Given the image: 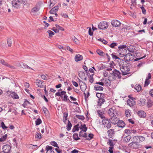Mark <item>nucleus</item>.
Returning <instances> with one entry per match:
<instances>
[{"label": "nucleus", "mask_w": 153, "mask_h": 153, "mask_svg": "<svg viewBox=\"0 0 153 153\" xmlns=\"http://www.w3.org/2000/svg\"><path fill=\"white\" fill-rule=\"evenodd\" d=\"M18 2L21 4H24L25 2V0H16Z\"/></svg>", "instance_id": "69168bd1"}, {"label": "nucleus", "mask_w": 153, "mask_h": 153, "mask_svg": "<svg viewBox=\"0 0 153 153\" xmlns=\"http://www.w3.org/2000/svg\"><path fill=\"white\" fill-rule=\"evenodd\" d=\"M11 146L8 145H4L3 147V152H6L7 153H10L11 151Z\"/></svg>", "instance_id": "0eeeda50"}, {"label": "nucleus", "mask_w": 153, "mask_h": 153, "mask_svg": "<svg viewBox=\"0 0 153 153\" xmlns=\"http://www.w3.org/2000/svg\"><path fill=\"white\" fill-rule=\"evenodd\" d=\"M134 88L137 91L139 92L141 90V87L139 84H136L134 87Z\"/></svg>", "instance_id": "c85d7f7f"}, {"label": "nucleus", "mask_w": 153, "mask_h": 153, "mask_svg": "<svg viewBox=\"0 0 153 153\" xmlns=\"http://www.w3.org/2000/svg\"><path fill=\"white\" fill-rule=\"evenodd\" d=\"M108 27V23L106 22H100L98 25V28L100 29H106Z\"/></svg>", "instance_id": "20e7f679"}, {"label": "nucleus", "mask_w": 153, "mask_h": 153, "mask_svg": "<svg viewBox=\"0 0 153 153\" xmlns=\"http://www.w3.org/2000/svg\"><path fill=\"white\" fill-rule=\"evenodd\" d=\"M51 145L57 147L58 148H59V147L58 146V145L57 143L55 141H52L51 142Z\"/></svg>", "instance_id": "c03bdc74"}, {"label": "nucleus", "mask_w": 153, "mask_h": 153, "mask_svg": "<svg viewBox=\"0 0 153 153\" xmlns=\"http://www.w3.org/2000/svg\"><path fill=\"white\" fill-rule=\"evenodd\" d=\"M125 132L126 133L131 134L132 133H133L134 131L133 130H130L129 129H126L125 131Z\"/></svg>", "instance_id": "49530a36"}, {"label": "nucleus", "mask_w": 153, "mask_h": 153, "mask_svg": "<svg viewBox=\"0 0 153 153\" xmlns=\"http://www.w3.org/2000/svg\"><path fill=\"white\" fill-rule=\"evenodd\" d=\"M127 62L125 59L121 60L119 63L120 67L123 66V65Z\"/></svg>", "instance_id": "2f4dec72"}, {"label": "nucleus", "mask_w": 153, "mask_h": 153, "mask_svg": "<svg viewBox=\"0 0 153 153\" xmlns=\"http://www.w3.org/2000/svg\"><path fill=\"white\" fill-rule=\"evenodd\" d=\"M108 113L111 117L116 116H120L121 114V112L117 111L116 108L114 107L110 108L108 110Z\"/></svg>", "instance_id": "f257e3e1"}, {"label": "nucleus", "mask_w": 153, "mask_h": 153, "mask_svg": "<svg viewBox=\"0 0 153 153\" xmlns=\"http://www.w3.org/2000/svg\"><path fill=\"white\" fill-rule=\"evenodd\" d=\"M1 126L4 130H5L7 128V127L5 126L3 122H1Z\"/></svg>", "instance_id": "603ef678"}, {"label": "nucleus", "mask_w": 153, "mask_h": 153, "mask_svg": "<svg viewBox=\"0 0 153 153\" xmlns=\"http://www.w3.org/2000/svg\"><path fill=\"white\" fill-rule=\"evenodd\" d=\"M133 99L134 98L133 97H132L127 100V104L130 107L133 106H134V104L133 102Z\"/></svg>", "instance_id": "a211bd4d"}, {"label": "nucleus", "mask_w": 153, "mask_h": 153, "mask_svg": "<svg viewBox=\"0 0 153 153\" xmlns=\"http://www.w3.org/2000/svg\"><path fill=\"white\" fill-rule=\"evenodd\" d=\"M146 100L145 99H140L138 100V102L140 106H143L145 104Z\"/></svg>", "instance_id": "6ab92c4d"}, {"label": "nucleus", "mask_w": 153, "mask_h": 153, "mask_svg": "<svg viewBox=\"0 0 153 153\" xmlns=\"http://www.w3.org/2000/svg\"><path fill=\"white\" fill-rule=\"evenodd\" d=\"M19 65L21 66L22 68H28V69H32L31 68L28 66L27 65L23 62H20L19 64Z\"/></svg>", "instance_id": "4be33fe9"}, {"label": "nucleus", "mask_w": 153, "mask_h": 153, "mask_svg": "<svg viewBox=\"0 0 153 153\" xmlns=\"http://www.w3.org/2000/svg\"><path fill=\"white\" fill-rule=\"evenodd\" d=\"M47 32L49 34V37L50 38L51 37H52V36L55 34V33L54 32L50 30H48L47 31Z\"/></svg>", "instance_id": "79ce46f5"}, {"label": "nucleus", "mask_w": 153, "mask_h": 153, "mask_svg": "<svg viewBox=\"0 0 153 153\" xmlns=\"http://www.w3.org/2000/svg\"><path fill=\"white\" fill-rule=\"evenodd\" d=\"M35 137L37 138L40 139L42 138V135L40 133H37Z\"/></svg>", "instance_id": "052dcab7"}, {"label": "nucleus", "mask_w": 153, "mask_h": 153, "mask_svg": "<svg viewBox=\"0 0 153 153\" xmlns=\"http://www.w3.org/2000/svg\"><path fill=\"white\" fill-rule=\"evenodd\" d=\"M73 138L76 140H77L80 139V138L78 137V134L76 133H75L73 134Z\"/></svg>", "instance_id": "f704fd0d"}, {"label": "nucleus", "mask_w": 153, "mask_h": 153, "mask_svg": "<svg viewBox=\"0 0 153 153\" xmlns=\"http://www.w3.org/2000/svg\"><path fill=\"white\" fill-rule=\"evenodd\" d=\"M127 46L126 45H120L118 47V50L119 55L120 57L125 56L126 54L127 51L126 48Z\"/></svg>", "instance_id": "f03ea898"}, {"label": "nucleus", "mask_w": 153, "mask_h": 153, "mask_svg": "<svg viewBox=\"0 0 153 153\" xmlns=\"http://www.w3.org/2000/svg\"><path fill=\"white\" fill-rule=\"evenodd\" d=\"M4 65L7 66L11 69H15V67L14 66H12V65H10L7 63H5L4 64Z\"/></svg>", "instance_id": "8fccbe9b"}, {"label": "nucleus", "mask_w": 153, "mask_h": 153, "mask_svg": "<svg viewBox=\"0 0 153 153\" xmlns=\"http://www.w3.org/2000/svg\"><path fill=\"white\" fill-rule=\"evenodd\" d=\"M105 102V100L104 99L102 98H99L98 102V105L100 106Z\"/></svg>", "instance_id": "bb28decb"}, {"label": "nucleus", "mask_w": 153, "mask_h": 153, "mask_svg": "<svg viewBox=\"0 0 153 153\" xmlns=\"http://www.w3.org/2000/svg\"><path fill=\"white\" fill-rule=\"evenodd\" d=\"M7 42L8 47H11L12 44V41L11 39L10 38H8L7 39Z\"/></svg>", "instance_id": "c9c22d12"}, {"label": "nucleus", "mask_w": 153, "mask_h": 153, "mask_svg": "<svg viewBox=\"0 0 153 153\" xmlns=\"http://www.w3.org/2000/svg\"><path fill=\"white\" fill-rule=\"evenodd\" d=\"M88 136L89 137L87 138L86 139V140H90L91 139L93 138L94 135L92 134H89Z\"/></svg>", "instance_id": "6e6d98bb"}, {"label": "nucleus", "mask_w": 153, "mask_h": 153, "mask_svg": "<svg viewBox=\"0 0 153 153\" xmlns=\"http://www.w3.org/2000/svg\"><path fill=\"white\" fill-rule=\"evenodd\" d=\"M82 130L80 131L79 134V136L80 137H82L86 138L87 136V134L86 133H84V134H82L83 132H85L87 129V128L86 127L85 124L81 125V128H80Z\"/></svg>", "instance_id": "7ed1b4c3"}, {"label": "nucleus", "mask_w": 153, "mask_h": 153, "mask_svg": "<svg viewBox=\"0 0 153 153\" xmlns=\"http://www.w3.org/2000/svg\"><path fill=\"white\" fill-rule=\"evenodd\" d=\"M153 105V102L152 100L150 99L147 100V106L148 108H150Z\"/></svg>", "instance_id": "5701e85b"}, {"label": "nucleus", "mask_w": 153, "mask_h": 153, "mask_svg": "<svg viewBox=\"0 0 153 153\" xmlns=\"http://www.w3.org/2000/svg\"><path fill=\"white\" fill-rule=\"evenodd\" d=\"M112 56V57L113 59H120V58L118 57L117 56L114 55L113 53L111 54Z\"/></svg>", "instance_id": "e2e57ef3"}, {"label": "nucleus", "mask_w": 153, "mask_h": 153, "mask_svg": "<svg viewBox=\"0 0 153 153\" xmlns=\"http://www.w3.org/2000/svg\"><path fill=\"white\" fill-rule=\"evenodd\" d=\"M94 90L95 91H102L103 89V88L100 86L96 85L94 87Z\"/></svg>", "instance_id": "393cba45"}, {"label": "nucleus", "mask_w": 153, "mask_h": 153, "mask_svg": "<svg viewBox=\"0 0 153 153\" xmlns=\"http://www.w3.org/2000/svg\"><path fill=\"white\" fill-rule=\"evenodd\" d=\"M150 83V81L149 80H148L146 79V80L145 82V83L144 85V87H146Z\"/></svg>", "instance_id": "3c124183"}, {"label": "nucleus", "mask_w": 153, "mask_h": 153, "mask_svg": "<svg viewBox=\"0 0 153 153\" xmlns=\"http://www.w3.org/2000/svg\"><path fill=\"white\" fill-rule=\"evenodd\" d=\"M117 44L115 42H113L109 45V46L112 48H114L115 46H117Z\"/></svg>", "instance_id": "13d9d810"}, {"label": "nucleus", "mask_w": 153, "mask_h": 153, "mask_svg": "<svg viewBox=\"0 0 153 153\" xmlns=\"http://www.w3.org/2000/svg\"><path fill=\"white\" fill-rule=\"evenodd\" d=\"M7 137V134H5L0 138V142H2L6 140Z\"/></svg>", "instance_id": "e433bc0d"}, {"label": "nucleus", "mask_w": 153, "mask_h": 153, "mask_svg": "<svg viewBox=\"0 0 153 153\" xmlns=\"http://www.w3.org/2000/svg\"><path fill=\"white\" fill-rule=\"evenodd\" d=\"M57 11L55 9V8H53L50 10V13L51 14H53L56 13Z\"/></svg>", "instance_id": "864d4df0"}, {"label": "nucleus", "mask_w": 153, "mask_h": 153, "mask_svg": "<svg viewBox=\"0 0 153 153\" xmlns=\"http://www.w3.org/2000/svg\"><path fill=\"white\" fill-rule=\"evenodd\" d=\"M36 125H39L42 123V121L40 119L38 118L35 121Z\"/></svg>", "instance_id": "de8ad7c7"}, {"label": "nucleus", "mask_w": 153, "mask_h": 153, "mask_svg": "<svg viewBox=\"0 0 153 153\" xmlns=\"http://www.w3.org/2000/svg\"><path fill=\"white\" fill-rule=\"evenodd\" d=\"M97 53L100 56H104L105 55L104 53L100 50H97Z\"/></svg>", "instance_id": "58836bf2"}, {"label": "nucleus", "mask_w": 153, "mask_h": 153, "mask_svg": "<svg viewBox=\"0 0 153 153\" xmlns=\"http://www.w3.org/2000/svg\"><path fill=\"white\" fill-rule=\"evenodd\" d=\"M36 85L39 87H42V81L39 79H37L36 82Z\"/></svg>", "instance_id": "7c9ffc66"}, {"label": "nucleus", "mask_w": 153, "mask_h": 153, "mask_svg": "<svg viewBox=\"0 0 153 153\" xmlns=\"http://www.w3.org/2000/svg\"><path fill=\"white\" fill-rule=\"evenodd\" d=\"M53 149V147L49 146H46V150L47 151L46 153H51V150Z\"/></svg>", "instance_id": "c756f323"}, {"label": "nucleus", "mask_w": 153, "mask_h": 153, "mask_svg": "<svg viewBox=\"0 0 153 153\" xmlns=\"http://www.w3.org/2000/svg\"><path fill=\"white\" fill-rule=\"evenodd\" d=\"M68 96L66 95H65V96H64V99L62 100L68 102V101L70 102L71 103V102L70 101V100L68 99Z\"/></svg>", "instance_id": "4c0bfd02"}, {"label": "nucleus", "mask_w": 153, "mask_h": 153, "mask_svg": "<svg viewBox=\"0 0 153 153\" xmlns=\"http://www.w3.org/2000/svg\"><path fill=\"white\" fill-rule=\"evenodd\" d=\"M145 138L142 136H134V143H139L144 140Z\"/></svg>", "instance_id": "9b49d317"}, {"label": "nucleus", "mask_w": 153, "mask_h": 153, "mask_svg": "<svg viewBox=\"0 0 153 153\" xmlns=\"http://www.w3.org/2000/svg\"><path fill=\"white\" fill-rule=\"evenodd\" d=\"M149 94L151 96L153 97V89H151L150 91Z\"/></svg>", "instance_id": "774afa93"}, {"label": "nucleus", "mask_w": 153, "mask_h": 153, "mask_svg": "<svg viewBox=\"0 0 153 153\" xmlns=\"http://www.w3.org/2000/svg\"><path fill=\"white\" fill-rule=\"evenodd\" d=\"M79 82H82L83 84V85H80V88L81 90L82 91H84L86 88L87 87L86 84H85V83L82 81L81 80H80V79H79Z\"/></svg>", "instance_id": "dca6fc26"}, {"label": "nucleus", "mask_w": 153, "mask_h": 153, "mask_svg": "<svg viewBox=\"0 0 153 153\" xmlns=\"http://www.w3.org/2000/svg\"><path fill=\"white\" fill-rule=\"evenodd\" d=\"M66 49L70 51L72 53H73V49L71 48L69 46H67L66 47Z\"/></svg>", "instance_id": "0e129e2a"}, {"label": "nucleus", "mask_w": 153, "mask_h": 153, "mask_svg": "<svg viewBox=\"0 0 153 153\" xmlns=\"http://www.w3.org/2000/svg\"><path fill=\"white\" fill-rule=\"evenodd\" d=\"M40 8L37 6H36L33 7L31 10V12L33 13H35L36 12L39 11Z\"/></svg>", "instance_id": "aec40b11"}, {"label": "nucleus", "mask_w": 153, "mask_h": 153, "mask_svg": "<svg viewBox=\"0 0 153 153\" xmlns=\"http://www.w3.org/2000/svg\"><path fill=\"white\" fill-rule=\"evenodd\" d=\"M97 113L99 117L101 119H104L105 118V116L104 115V114H105V112L104 111L102 110H98L97 111Z\"/></svg>", "instance_id": "2eb2a0df"}, {"label": "nucleus", "mask_w": 153, "mask_h": 153, "mask_svg": "<svg viewBox=\"0 0 153 153\" xmlns=\"http://www.w3.org/2000/svg\"><path fill=\"white\" fill-rule=\"evenodd\" d=\"M137 114L140 118H145L146 116V113L143 111H139L137 112Z\"/></svg>", "instance_id": "4468645a"}, {"label": "nucleus", "mask_w": 153, "mask_h": 153, "mask_svg": "<svg viewBox=\"0 0 153 153\" xmlns=\"http://www.w3.org/2000/svg\"><path fill=\"white\" fill-rule=\"evenodd\" d=\"M102 125L104 126V127L107 128V129H108L110 128L111 127V124L109 120H108L105 118L102 120Z\"/></svg>", "instance_id": "39448f33"}, {"label": "nucleus", "mask_w": 153, "mask_h": 153, "mask_svg": "<svg viewBox=\"0 0 153 153\" xmlns=\"http://www.w3.org/2000/svg\"><path fill=\"white\" fill-rule=\"evenodd\" d=\"M111 74L114 76L113 79H115L117 77H118L119 79L121 78L120 73L116 69H114L113 71Z\"/></svg>", "instance_id": "423d86ee"}, {"label": "nucleus", "mask_w": 153, "mask_h": 153, "mask_svg": "<svg viewBox=\"0 0 153 153\" xmlns=\"http://www.w3.org/2000/svg\"><path fill=\"white\" fill-rule=\"evenodd\" d=\"M125 59L127 61H132L134 59V56L131 53H129L126 55L124 57Z\"/></svg>", "instance_id": "1a4fd4ad"}, {"label": "nucleus", "mask_w": 153, "mask_h": 153, "mask_svg": "<svg viewBox=\"0 0 153 153\" xmlns=\"http://www.w3.org/2000/svg\"><path fill=\"white\" fill-rule=\"evenodd\" d=\"M54 2V0H50V4L49 7H50V8H51V7H52L55 4Z\"/></svg>", "instance_id": "09e8293b"}, {"label": "nucleus", "mask_w": 153, "mask_h": 153, "mask_svg": "<svg viewBox=\"0 0 153 153\" xmlns=\"http://www.w3.org/2000/svg\"><path fill=\"white\" fill-rule=\"evenodd\" d=\"M88 33L89 35L90 36H92L93 35V32L92 31L91 27H89Z\"/></svg>", "instance_id": "680f3d73"}, {"label": "nucleus", "mask_w": 153, "mask_h": 153, "mask_svg": "<svg viewBox=\"0 0 153 153\" xmlns=\"http://www.w3.org/2000/svg\"><path fill=\"white\" fill-rule=\"evenodd\" d=\"M74 59L76 62H78L82 60L83 59V56L79 54H77L76 55Z\"/></svg>", "instance_id": "f3484780"}, {"label": "nucleus", "mask_w": 153, "mask_h": 153, "mask_svg": "<svg viewBox=\"0 0 153 153\" xmlns=\"http://www.w3.org/2000/svg\"><path fill=\"white\" fill-rule=\"evenodd\" d=\"M12 4L13 7L16 9H18L20 7L21 5L16 0H13L12 1Z\"/></svg>", "instance_id": "9d476101"}, {"label": "nucleus", "mask_w": 153, "mask_h": 153, "mask_svg": "<svg viewBox=\"0 0 153 153\" xmlns=\"http://www.w3.org/2000/svg\"><path fill=\"white\" fill-rule=\"evenodd\" d=\"M79 125L78 124L74 126V127L72 131L73 132H75L76 131H78L79 130V127H78Z\"/></svg>", "instance_id": "a19ab883"}, {"label": "nucleus", "mask_w": 153, "mask_h": 153, "mask_svg": "<svg viewBox=\"0 0 153 153\" xmlns=\"http://www.w3.org/2000/svg\"><path fill=\"white\" fill-rule=\"evenodd\" d=\"M94 74H92L91 75H90L89 77V82L91 83H92L94 81V78L93 77V75Z\"/></svg>", "instance_id": "4d7b16f0"}, {"label": "nucleus", "mask_w": 153, "mask_h": 153, "mask_svg": "<svg viewBox=\"0 0 153 153\" xmlns=\"http://www.w3.org/2000/svg\"><path fill=\"white\" fill-rule=\"evenodd\" d=\"M30 102L26 100H25L24 103L22 105V106L25 108L27 105L28 104H29Z\"/></svg>", "instance_id": "37998d69"}, {"label": "nucleus", "mask_w": 153, "mask_h": 153, "mask_svg": "<svg viewBox=\"0 0 153 153\" xmlns=\"http://www.w3.org/2000/svg\"><path fill=\"white\" fill-rule=\"evenodd\" d=\"M116 116H114L111 117L109 119V121H110L113 124H116L119 121L118 119Z\"/></svg>", "instance_id": "f8f14e48"}, {"label": "nucleus", "mask_w": 153, "mask_h": 153, "mask_svg": "<svg viewBox=\"0 0 153 153\" xmlns=\"http://www.w3.org/2000/svg\"><path fill=\"white\" fill-rule=\"evenodd\" d=\"M117 124L118 126L120 127L123 128L125 126V123L122 120H119Z\"/></svg>", "instance_id": "412c9836"}, {"label": "nucleus", "mask_w": 153, "mask_h": 153, "mask_svg": "<svg viewBox=\"0 0 153 153\" xmlns=\"http://www.w3.org/2000/svg\"><path fill=\"white\" fill-rule=\"evenodd\" d=\"M111 23L112 25L115 27L119 26L120 24V22L117 20H112Z\"/></svg>", "instance_id": "ddd939ff"}, {"label": "nucleus", "mask_w": 153, "mask_h": 153, "mask_svg": "<svg viewBox=\"0 0 153 153\" xmlns=\"http://www.w3.org/2000/svg\"><path fill=\"white\" fill-rule=\"evenodd\" d=\"M114 132V129H110L107 131V133L108 134V136L110 138H111L112 135L113 134Z\"/></svg>", "instance_id": "b1692460"}, {"label": "nucleus", "mask_w": 153, "mask_h": 153, "mask_svg": "<svg viewBox=\"0 0 153 153\" xmlns=\"http://www.w3.org/2000/svg\"><path fill=\"white\" fill-rule=\"evenodd\" d=\"M131 138L130 135H128L124 138V140L126 142H128Z\"/></svg>", "instance_id": "473e14b6"}, {"label": "nucleus", "mask_w": 153, "mask_h": 153, "mask_svg": "<svg viewBox=\"0 0 153 153\" xmlns=\"http://www.w3.org/2000/svg\"><path fill=\"white\" fill-rule=\"evenodd\" d=\"M75 117L77 118L82 120H83L85 119V117L84 116L82 115H76Z\"/></svg>", "instance_id": "a18cd8bd"}, {"label": "nucleus", "mask_w": 153, "mask_h": 153, "mask_svg": "<svg viewBox=\"0 0 153 153\" xmlns=\"http://www.w3.org/2000/svg\"><path fill=\"white\" fill-rule=\"evenodd\" d=\"M72 126V125L71 122L69 120H68V123L67 126V129L68 131H69L71 130Z\"/></svg>", "instance_id": "72a5a7b5"}, {"label": "nucleus", "mask_w": 153, "mask_h": 153, "mask_svg": "<svg viewBox=\"0 0 153 153\" xmlns=\"http://www.w3.org/2000/svg\"><path fill=\"white\" fill-rule=\"evenodd\" d=\"M104 82V85L107 86H109L111 85V81L109 79H106Z\"/></svg>", "instance_id": "cd10ccee"}, {"label": "nucleus", "mask_w": 153, "mask_h": 153, "mask_svg": "<svg viewBox=\"0 0 153 153\" xmlns=\"http://www.w3.org/2000/svg\"><path fill=\"white\" fill-rule=\"evenodd\" d=\"M11 97L14 99H18L19 97L17 94L15 92H13L11 94Z\"/></svg>", "instance_id": "a878e982"}, {"label": "nucleus", "mask_w": 153, "mask_h": 153, "mask_svg": "<svg viewBox=\"0 0 153 153\" xmlns=\"http://www.w3.org/2000/svg\"><path fill=\"white\" fill-rule=\"evenodd\" d=\"M120 70L122 72L123 75H125L128 74L130 71V69L128 67V66L121 68L120 69Z\"/></svg>", "instance_id": "6e6552de"}, {"label": "nucleus", "mask_w": 153, "mask_h": 153, "mask_svg": "<svg viewBox=\"0 0 153 153\" xmlns=\"http://www.w3.org/2000/svg\"><path fill=\"white\" fill-rule=\"evenodd\" d=\"M108 143H109V144L111 147H113L114 146L113 142L111 140H109Z\"/></svg>", "instance_id": "bf43d9fd"}, {"label": "nucleus", "mask_w": 153, "mask_h": 153, "mask_svg": "<svg viewBox=\"0 0 153 153\" xmlns=\"http://www.w3.org/2000/svg\"><path fill=\"white\" fill-rule=\"evenodd\" d=\"M72 82L73 85H74L76 87H77L78 86V84L76 82L74 81H72Z\"/></svg>", "instance_id": "338daca9"}, {"label": "nucleus", "mask_w": 153, "mask_h": 153, "mask_svg": "<svg viewBox=\"0 0 153 153\" xmlns=\"http://www.w3.org/2000/svg\"><path fill=\"white\" fill-rule=\"evenodd\" d=\"M125 114L126 117H130L131 115L130 111L129 110H126L125 111Z\"/></svg>", "instance_id": "ea45409f"}, {"label": "nucleus", "mask_w": 153, "mask_h": 153, "mask_svg": "<svg viewBox=\"0 0 153 153\" xmlns=\"http://www.w3.org/2000/svg\"><path fill=\"white\" fill-rule=\"evenodd\" d=\"M55 26L57 28H58V30H61L63 31L64 30V29L62 27L60 26L59 25L56 24L55 25Z\"/></svg>", "instance_id": "5fc2aeb1"}]
</instances>
